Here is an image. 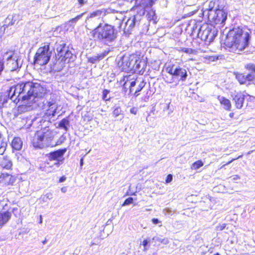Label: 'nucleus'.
<instances>
[{
    "label": "nucleus",
    "instance_id": "54",
    "mask_svg": "<svg viewBox=\"0 0 255 255\" xmlns=\"http://www.w3.org/2000/svg\"><path fill=\"white\" fill-rule=\"evenodd\" d=\"M252 152V151H249V152H248V153H247V154H250Z\"/></svg>",
    "mask_w": 255,
    "mask_h": 255
},
{
    "label": "nucleus",
    "instance_id": "24",
    "mask_svg": "<svg viewBox=\"0 0 255 255\" xmlns=\"http://www.w3.org/2000/svg\"><path fill=\"white\" fill-rule=\"evenodd\" d=\"M9 97L10 98V96H8L7 97L4 94L0 95V108H1L4 106V104L6 103Z\"/></svg>",
    "mask_w": 255,
    "mask_h": 255
},
{
    "label": "nucleus",
    "instance_id": "57",
    "mask_svg": "<svg viewBox=\"0 0 255 255\" xmlns=\"http://www.w3.org/2000/svg\"><path fill=\"white\" fill-rule=\"evenodd\" d=\"M211 37H212V36H210V37H209V39H210L211 38Z\"/></svg>",
    "mask_w": 255,
    "mask_h": 255
},
{
    "label": "nucleus",
    "instance_id": "30",
    "mask_svg": "<svg viewBox=\"0 0 255 255\" xmlns=\"http://www.w3.org/2000/svg\"><path fill=\"white\" fill-rule=\"evenodd\" d=\"M135 22V16L134 15L132 18H129L126 22L127 25H129V27L130 28H132L134 25Z\"/></svg>",
    "mask_w": 255,
    "mask_h": 255
},
{
    "label": "nucleus",
    "instance_id": "8",
    "mask_svg": "<svg viewBox=\"0 0 255 255\" xmlns=\"http://www.w3.org/2000/svg\"><path fill=\"white\" fill-rule=\"evenodd\" d=\"M57 52L55 55V60L57 63L64 65L73 61L74 55L70 50H66L64 45L59 49L57 48Z\"/></svg>",
    "mask_w": 255,
    "mask_h": 255
},
{
    "label": "nucleus",
    "instance_id": "23",
    "mask_svg": "<svg viewBox=\"0 0 255 255\" xmlns=\"http://www.w3.org/2000/svg\"><path fill=\"white\" fill-rule=\"evenodd\" d=\"M106 14L105 10H103L101 9H97L95 11H92L90 13L89 15L88 16V18H92L96 16H100L101 15H105Z\"/></svg>",
    "mask_w": 255,
    "mask_h": 255
},
{
    "label": "nucleus",
    "instance_id": "5",
    "mask_svg": "<svg viewBox=\"0 0 255 255\" xmlns=\"http://www.w3.org/2000/svg\"><path fill=\"white\" fill-rule=\"evenodd\" d=\"M134 5L132 7L137 13L143 15L146 13L149 21L153 20L156 18L155 10L152 8L157 0H134Z\"/></svg>",
    "mask_w": 255,
    "mask_h": 255
},
{
    "label": "nucleus",
    "instance_id": "41",
    "mask_svg": "<svg viewBox=\"0 0 255 255\" xmlns=\"http://www.w3.org/2000/svg\"><path fill=\"white\" fill-rule=\"evenodd\" d=\"M149 242V241H148L147 239H145L142 241L141 245L143 246L144 250H147L146 246H147Z\"/></svg>",
    "mask_w": 255,
    "mask_h": 255
},
{
    "label": "nucleus",
    "instance_id": "20",
    "mask_svg": "<svg viewBox=\"0 0 255 255\" xmlns=\"http://www.w3.org/2000/svg\"><path fill=\"white\" fill-rule=\"evenodd\" d=\"M210 32V29L209 27L206 28L205 30H202V26L201 24L199 25V28L198 29V34L201 35L202 39H204L205 40L208 39L209 37V34Z\"/></svg>",
    "mask_w": 255,
    "mask_h": 255
},
{
    "label": "nucleus",
    "instance_id": "29",
    "mask_svg": "<svg viewBox=\"0 0 255 255\" xmlns=\"http://www.w3.org/2000/svg\"><path fill=\"white\" fill-rule=\"evenodd\" d=\"M69 124V121L66 119H62L59 123V126L60 127L63 128L64 129L67 130V126Z\"/></svg>",
    "mask_w": 255,
    "mask_h": 255
},
{
    "label": "nucleus",
    "instance_id": "53",
    "mask_svg": "<svg viewBox=\"0 0 255 255\" xmlns=\"http://www.w3.org/2000/svg\"><path fill=\"white\" fill-rule=\"evenodd\" d=\"M214 255H220L218 253L214 254Z\"/></svg>",
    "mask_w": 255,
    "mask_h": 255
},
{
    "label": "nucleus",
    "instance_id": "34",
    "mask_svg": "<svg viewBox=\"0 0 255 255\" xmlns=\"http://www.w3.org/2000/svg\"><path fill=\"white\" fill-rule=\"evenodd\" d=\"M110 93V91L107 89H105L103 91L102 99L105 101H108L109 99L107 98V95Z\"/></svg>",
    "mask_w": 255,
    "mask_h": 255
},
{
    "label": "nucleus",
    "instance_id": "3",
    "mask_svg": "<svg viewBox=\"0 0 255 255\" xmlns=\"http://www.w3.org/2000/svg\"><path fill=\"white\" fill-rule=\"evenodd\" d=\"M89 35L94 41L111 43L117 38L118 30L113 25L100 23L90 31Z\"/></svg>",
    "mask_w": 255,
    "mask_h": 255
},
{
    "label": "nucleus",
    "instance_id": "25",
    "mask_svg": "<svg viewBox=\"0 0 255 255\" xmlns=\"http://www.w3.org/2000/svg\"><path fill=\"white\" fill-rule=\"evenodd\" d=\"M203 162L201 160H198L192 163L191 168L193 170H197L203 166Z\"/></svg>",
    "mask_w": 255,
    "mask_h": 255
},
{
    "label": "nucleus",
    "instance_id": "22",
    "mask_svg": "<svg viewBox=\"0 0 255 255\" xmlns=\"http://www.w3.org/2000/svg\"><path fill=\"white\" fill-rule=\"evenodd\" d=\"M11 145L13 150H19L22 147V142L19 137H15L12 139Z\"/></svg>",
    "mask_w": 255,
    "mask_h": 255
},
{
    "label": "nucleus",
    "instance_id": "21",
    "mask_svg": "<svg viewBox=\"0 0 255 255\" xmlns=\"http://www.w3.org/2000/svg\"><path fill=\"white\" fill-rule=\"evenodd\" d=\"M51 161L48 159L47 160L42 162L40 165V169L44 171L51 172L50 170L52 169L54 165H55L54 163L52 164L51 163Z\"/></svg>",
    "mask_w": 255,
    "mask_h": 255
},
{
    "label": "nucleus",
    "instance_id": "52",
    "mask_svg": "<svg viewBox=\"0 0 255 255\" xmlns=\"http://www.w3.org/2000/svg\"><path fill=\"white\" fill-rule=\"evenodd\" d=\"M130 195H135V192L132 193Z\"/></svg>",
    "mask_w": 255,
    "mask_h": 255
},
{
    "label": "nucleus",
    "instance_id": "49",
    "mask_svg": "<svg viewBox=\"0 0 255 255\" xmlns=\"http://www.w3.org/2000/svg\"><path fill=\"white\" fill-rule=\"evenodd\" d=\"M83 164V158H81V159H80V165H81V166H82Z\"/></svg>",
    "mask_w": 255,
    "mask_h": 255
},
{
    "label": "nucleus",
    "instance_id": "43",
    "mask_svg": "<svg viewBox=\"0 0 255 255\" xmlns=\"http://www.w3.org/2000/svg\"><path fill=\"white\" fill-rule=\"evenodd\" d=\"M151 221L152 222V223L153 224H159V223H161V221H159L158 219L157 218H153L151 219Z\"/></svg>",
    "mask_w": 255,
    "mask_h": 255
},
{
    "label": "nucleus",
    "instance_id": "48",
    "mask_svg": "<svg viewBox=\"0 0 255 255\" xmlns=\"http://www.w3.org/2000/svg\"><path fill=\"white\" fill-rule=\"evenodd\" d=\"M234 113H231L229 114V117L231 118H234Z\"/></svg>",
    "mask_w": 255,
    "mask_h": 255
},
{
    "label": "nucleus",
    "instance_id": "6",
    "mask_svg": "<svg viewBox=\"0 0 255 255\" xmlns=\"http://www.w3.org/2000/svg\"><path fill=\"white\" fill-rule=\"evenodd\" d=\"M139 54H132L128 57H123L118 62V67L124 72H129L138 69L142 60Z\"/></svg>",
    "mask_w": 255,
    "mask_h": 255
},
{
    "label": "nucleus",
    "instance_id": "18",
    "mask_svg": "<svg viewBox=\"0 0 255 255\" xmlns=\"http://www.w3.org/2000/svg\"><path fill=\"white\" fill-rule=\"evenodd\" d=\"M217 99L219 101L220 105L223 108L227 111H230L232 108V104L231 101L225 97L218 96Z\"/></svg>",
    "mask_w": 255,
    "mask_h": 255
},
{
    "label": "nucleus",
    "instance_id": "45",
    "mask_svg": "<svg viewBox=\"0 0 255 255\" xmlns=\"http://www.w3.org/2000/svg\"><path fill=\"white\" fill-rule=\"evenodd\" d=\"M66 177H65V176L63 175L59 178L58 182L59 183L63 182L65 181L66 180Z\"/></svg>",
    "mask_w": 255,
    "mask_h": 255
},
{
    "label": "nucleus",
    "instance_id": "47",
    "mask_svg": "<svg viewBox=\"0 0 255 255\" xmlns=\"http://www.w3.org/2000/svg\"><path fill=\"white\" fill-rule=\"evenodd\" d=\"M78 1L80 5H82L85 3L84 0H78Z\"/></svg>",
    "mask_w": 255,
    "mask_h": 255
},
{
    "label": "nucleus",
    "instance_id": "4",
    "mask_svg": "<svg viewBox=\"0 0 255 255\" xmlns=\"http://www.w3.org/2000/svg\"><path fill=\"white\" fill-rule=\"evenodd\" d=\"M216 1L219 2V0L210 1L208 8L205 9L203 12L206 13V16L209 22L216 24H222L227 19V13L222 6L218 5L216 9H213Z\"/></svg>",
    "mask_w": 255,
    "mask_h": 255
},
{
    "label": "nucleus",
    "instance_id": "2",
    "mask_svg": "<svg viewBox=\"0 0 255 255\" xmlns=\"http://www.w3.org/2000/svg\"><path fill=\"white\" fill-rule=\"evenodd\" d=\"M250 33L244 32L242 28L234 27L228 32L224 45L225 48L233 52L244 50L249 44Z\"/></svg>",
    "mask_w": 255,
    "mask_h": 255
},
{
    "label": "nucleus",
    "instance_id": "9",
    "mask_svg": "<svg viewBox=\"0 0 255 255\" xmlns=\"http://www.w3.org/2000/svg\"><path fill=\"white\" fill-rule=\"evenodd\" d=\"M49 138H50V132L48 130L37 131L33 137L32 144L35 148L40 149L44 146L43 141Z\"/></svg>",
    "mask_w": 255,
    "mask_h": 255
},
{
    "label": "nucleus",
    "instance_id": "35",
    "mask_svg": "<svg viewBox=\"0 0 255 255\" xmlns=\"http://www.w3.org/2000/svg\"><path fill=\"white\" fill-rule=\"evenodd\" d=\"M121 112V110L120 108H116L113 111V116L115 117H118L120 115Z\"/></svg>",
    "mask_w": 255,
    "mask_h": 255
},
{
    "label": "nucleus",
    "instance_id": "37",
    "mask_svg": "<svg viewBox=\"0 0 255 255\" xmlns=\"http://www.w3.org/2000/svg\"><path fill=\"white\" fill-rule=\"evenodd\" d=\"M107 53L108 52H105L101 53V54H98L97 56H96L97 59H98V61L103 59L105 57L106 55L107 54Z\"/></svg>",
    "mask_w": 255,
    "mask_h": 255
},
{
    "label": "nucleus",
    "instance_id": "39",
    "mask_svg": "<svg viewBox=\"0 0 255 255\" xmlns=\"http://www.w3.org/2000/svg\"><path fill=\"white\" fill-rule=\"evenodd\" d=\"M84 14V13H81L79 15H77L76 16H75V17L74 18H72V19H71L70 20V21H71V22H73V21H76L78 19H80L82 16V15Z\"/></svg>",
    "mask_w": 255,
    "mask_h": 255
},
{
    "label": "nucleus",
    "instance_id": "1",
    "mask_svg": "<svg viewBox=\"0 0 255 255\" xmlns=\"http://www.w3.org/2000/svg\"><path fill=\"white\" fill-rule=\"evenodd\" d=\"M36 84L32 82L19 83L14 86L11 87L8 92V96L15 103L20 100L25 102V106L18 107V111L22 112L26 107L31 106L35 102V99L38 96Z\"/></svg>",
    "mask_w": 255,
    "mask_h": 255
},
{
    "label": "nucleus",
    "instance_id": "28",
    "mask_svg": "<svg viewBox=\"0 0 255 255\" xmlns=\"http://www.w3.org/2000/svg\"><path fill=\"white\" fill-rule=\"evenodd\" d=\"M245 68L251 72H254L255 73V64L253 63H248L246 64Z\"/></svg>",
    "mask_w": 255,
    "mask_h": 255
},
{
    "label": "nucleus",
    "instance_id": "19",
    "mask_svg": "<svg viewBox=\"0 0 255 255\" xmlns=\"http://www.w3.org/2000/svg\"><path fill=\"white\" fill-rule=\"evenodd\" d=\"M11 217V213L8 211L0 212V227L3 226L9 220Z\"/></svg>",
    "mask_w": 255,
    "mask_h": 255
},
{
    "label": "nucleus",
    "instance_id": "14",
    "mask_svg": "<svg viewBox=\"0 0 255 255\" xmlns=\"http://www.w3.org/2000/svg\"><path fill=\"white\" fill-rule=\"evenodd\" d=\"M11 53L6 58V67L8 70L13 71L20 68L21 64L19 63L17 57L13 56V53Z\"/></svg>",
    "mask_w": 255,
    "mask_h": 255
},
{
    "label": "nucleus",
    "instance_id": "55",
    "mask_svg": "<svg viewBox=\"0 0 255 255\" xmlns=\"http://www.w3.org/2000/svg\"><path fill=\"white\" fill-rule=\"evenodd\" d=\"M201 22H202V21L200 20V21H198L197 22V23H201Z\"/></svg>",
    "mask_w": 255,
    "mask_h": 255
},
{
    "label": "nucleus",
    "instance_id": "50",
    "mask_svg": "<svg viewBox=\"0 0 255 255\" xmlns=\"http://www.w3.org/2000/svg\"><path fill=\"white\" fill-rule=\"evenodd\" d=\"M61 190L63 192H65L66 191V188L65 187H62V188H61Z\"/></svg>",
    "mask_w": 255,
    "mask_h": 255
},
{
    "label": "nucleus",
    "instance_id": "26",
    "mask_svg": "<svg viewBox=\"0 0 255 255\" xmlns=\"http://www.w3.org/2000/svg\"><path fill=\"white\" fill-rule=\"evenodd\" d=\"M180 52H184L188 54H196L197 51L195 49H193L191 48H181L179 50Z\"/></svg>",
    "mask_w": 255,
    "mask_h": 255
},
{
    "label": "nucleus",
    "instance_id": "11",
    "mask_svg": "<svg viewBox=\"0 0 255 255\" xmlns=\"http://www.w3.org/2000/svg\"><path fill=\"white\" fill-rule=\"evenodd\" d=\"M67 151L66 148H61L51 151L46 154V157L50 161H56L54 165L58 167L64 161V154Z\"/></svg>",
    "mask_w": 255,
    "mask_h": 255
},
{
    "label": "nucleus",
    "instance_id": "10",
    "mask_svg": "<svg viewBox=\"0 0 255 255\" xmlns=\"http://www.w3.org/2000/svg\"><path fill=\"white\" fill-rule=\"evenodd\" d=\"M173 64H170L166 67V72L175 78H179L182 81H184L187 77V72L186 69L177 66L174 68Z\"/></svg>",
    "mask_w": 255,
    "mask_h": 255
},
{
    "label": "nucleus",
    "instance_id": "13",
    "mask_svg": "<svg viewBox=\"0 0 255 255\" xmlns=\"http://www.w3.org/2000/svg\"><path fill=\"white\" fill-rule=\"evenodd\" d=\"M16 177L11 173L1 171L0 172V185L3 187L13 186L16 180Z\"/></svg>",
    "mask_w": 255,
    "mask_h": 255
},
{
    "label": "nucleus",
    "instance_id": "27",
    "mask_svg": "<svg viewBox=\"0 0 255 255\" xmlns=\"http://www.w3.org/2000/svg\"><path fill=\"white\" fill-rule=\"evenodd\" d=\"M145 83L143 81H141L139 85L138 86L136 90L133 92V94L135 97H137L139 95V92L145 86Z\"/></svg>",
    "mask_w": 255,
    "mask_h": 255
},
{
    "label": "nucleus",
    "instance_id": "32",
    "mask_svg": "<svg viewBox=\"0 0 255 255\" xmlns=\"http://www.w3.org/2000/svg\"><path fill=\"white\" fill-rule=\"evenodd\" d=\"M243 156V154H241L240 155H239V156H238L236 158H233L231 160H230V161H229L228 162H227L226 163L224 164V165H223L221 167H220V169L224 167L226 165H227L229 164H230L231 163H232V162H233L234 161L236 160V159H239V158H242V157Z\"/></svg>",
    "mask_w": 255,
    "mask_h": 255
},
{
    "label": "nucleus",
    "instance_id": "33",
    "mask_svg": "<svg viewBox=\"0 0 255 255\" xmlns=\"http://www.w3.org/2000/svg\"><path fill=\"white\" fill-rule=\"evenodd\" d=\"M136 79H134L133 81H131L130 83L129 91V93H132L133 92V90L132 88L135 86L136 84Z\"/></svg>",
    "mask_w": 255,
    "mask_h": 255
},
{
    "label": "nucleus",
    "instance_id": "51",
    "mask_svg": "<svg viewBox=\"0 0 255 255\" xmlns=\"http://www.w3.org/2000/svg\"><path fill=\"white\" fill-rule=\"evenodd\" d=\"M17 210H18V208H14L12 209V211L13 212H14V211H17Z\"/></svg>",
    "mask_w": 255,
    "mask_h": 255
},
{
    "label": "nucleus",
    "instance_id": "15",
    "mask_svg": "<svg viewBox=\"0 0 255 255\" xmlns=\"http://www.w3.org/2000/svg\"><path fill=\"white\" fill-rule=\"evenodd\" d=\"M43 109H45V115L47 116H54L56 111L55 102L54 101L48 102L46 104L44 105Z\"/></svg>",
    "mask_w": 255,
    "mask_h": 255
},
{
    "label": "nucleus",
    "instance_id": "17",
    "mask_svg": "<svg viewBox=\"0 0 255 255\" xmlns=\"http://www.w3.org/2000/svg\"><path fill=\"white\" fill-rule=\"evenodd\" d=\"M0 167L3 169L12 170V162L7 156H4L0 158Z\"/></svg>",
    "mask_w": 255,
    "mask_h": 255
},
{
    "label": "nucleus",
    "instance_id": "31",
    "mask_svg": "<svg viewBox=\"0 0 255 255\" xmlns=\"http://www.w3.org/2000/svg\"><path fill=\"white\" fill-rule=\"evenodd\" d=\"M133 199L132 197H128L127 198L122 204V206H125L131 204L133 202Z\"/></svg>",
    "mask_w": 255,
    "mask_h": 255
},
{
    "label": "nucleus",
    "instance_id": "38",
    "mask_svg": "<svg viewBox=\"0 0 255 255\" xmlns=\"http://www.w3.org/2000/svg\"><path fill=\"white\" fill-rule=\"evenodd\" d=\"M172 175L171 174H168L165 179V183H169L171 182L172 180Z\"/></svg>",
    "mask_w": 255,
    "mask_h": 255
},
{
    "label": "nucleus",
    "instance_id": "46",
    "mask_svg": "<svg viewBox=\"0 0 255 255\" xmlns=\"http://www.w3.org/2000/svg\"><path fill=\"white\" fill-rule=\"evenodd\" d=\"M226 227V224H223L222 225L219 226L218 228H219L220 231H222Z\"/></svg>",
    "mask_w": 255,
    "mask_h": 255
},
{
    "label": "nucleus",
    "instance_id": "42",
    "mask_svg": "<svg viewBox=\"0 0 255 255\" xmlns=\"http://www.w3.org/2000/svg\"><path fill=\"white\" fill-rule=\"evenodd\" d=\"M137 108H134V107L131 108L130 110V113H131L133 115H136L137 114Z\"/></svg>",
    "mask_w": 255,
    "mask_h": 255
},
{
    "label": "nucleus",
    "instance_id": "36",
    "mask_svg": "<svg viewBox=\"0 0 255 255\" xmlns=\"http://www.w3.org/2000/svg\"><path fill=\"white\" fill-rule=\"evenodd\" d=\"M88 61L89 62L94 64L98 61V59H97L96 56L94 57H90L88 59Z\"/></svg>",
    "mask_w": 255,
    "mask_h": 255
},
{
    "label": "nucleus",
    "instance_id": "40",
    "mask_svg": "<svg viewBox=\"0 0 255 255\" xmlns=\"http://www.w3.org/2000/svg\"><path fill=\"white\" fill-rule=\"evenodd\" d=\"M130 78V75H128V76H125L123 77V80L124 81H125L124 83L123 84V87L124 88L125 87V85L127 83V82L130 80V79H129Z\"/></svg>",
    "mask_w": 255,
    "mask_h": 255
},
{
    "label": "nucleus",
    "instance_id": "16",
    "mask_svg": "<svg viewBox=\"0 0 255 255\" xmlns=\"http://www.w3.org/2000/svg\"><path fill=\"white\" fill-rule=\"evenodd\" d=\"M245 100V95L242 93H237L233 98V101L236 108L238 109H241L243 107Z\"/></svg>",
    "mask_w": 255,
    "mask_h": 255
},
{
    "label": "nucleus",
    "instance_id": "44",
    "mask_svg": "<svg viewBox=\"0 0 255 255\" xmlns=\"http://www.w3.org/2000/svg\"><path fill=\"white\" fill-rule=\"evenodd\" d=\"M159 242H160V243L163 244L164 245H167L169 243L168 240L166 239H160L159 240Z\"/></svg>",
    "mask_w": 255,
    "mask_h": 255
},
{
    "label": "nucleus",
    "instance_id": "12",
    "mask_svg": "<svg viewBox=\"0 0 255 255\" xmlns=\"http://www.w3.org/2000/svg\"><path fill=\"white\" fill-rule=\"evenodd\" d=\"M234 75L236 79L241 85H250L251 83H254L255 81V76L251 73L245 75L243 73L234 72Z\"/></svg>",
    "mask_w": 255,
    "mask_h": 255
},
{
    "label": "nucleus",
    "instance_id": "7",
    "mask_svg": "<svg viewBox=\"0 0 255 255\" xmlns=\"http://www.w3.org/2000/svg\"><path fill=\"white\" fill-rule=\"evenodd\" d=\"M50 45V42H45L43 46L37 49L33 58V64L44 66L49 62L51 56Z\"/></svg>",
    "mask_w": 255,
    "mask_h": 255
},
{
    "label": "nucleus",
    "instance_id": "56",
    "mask_svg": "<svg viewBox=\"0 0 255 255\" xmlns=\"http://www.w3.org/2000/svg\"><path fill=\"white\" fill-rule=\"evenodd\" d=\"M45 242H46V241L45 240V241H44L43 242V244H45Z\"/></svg>",
    "mask_w": 255,
    "mask_h": 255
}]
</instances>
